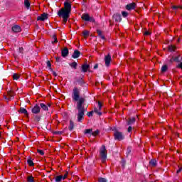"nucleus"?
Returning <instances> with one entry per match:
<instances>
[{"instance_id":"54","label":"nucleus","mask_w":182,"mask_h":182,"mask_svg":"<svg viewBox=\"0 0 182 182\" xmlns=\"http://www.w3.org/2000/svg\"><path fill=\"white\" fill-rule=\"evenodd\" d=\"M50 70H51V72H52V73H53V75H54L55 77H56V76H58V73H56V72L53 71V69H51Z\"/></svg>"},{"instance_id":"5","label":"nucleus","mask_w":182,"mask_h":182,"mask_svg":"<svg viewBox=\"0 0 182 182\" xmlns=\"http://www.w3.org/2000/svg\"><path fill=\"white\" fill-rule=\"evenodd\" d=\"M114 140H118L119 141H122V140H124V134H123V132L115 131L114 132Z\"/></svg>"},{"instance_id":"31","label":"nucleus","mask_w":182,"mask_h":182,"mask_svg":"<svg viewBox=\"0 0 182 182\" xmlns=\"http://www.w3.org/2000/svg\"><path fill=\"white\" fill-rule=\"evenodd\" d=\"M55 182H60V181H62V180H63L62 175L57 176L55 177Z\"/></svg>"},{"instance_id":"19","label":"nucleus","mask_w":182,"mask_h":182,"mask_svg":"<svg viewBox=\"0 0 182 182\" xmlns=\"http://www.w3.org/2000/svg\"><path fill=\"white\" fill-rule=\"evenodd\" d=\"M19 113H22L23 114H26V116H29V113L28 112V110L23 107H21L18 110Z\"/></svg>"},{"instance_id":"10","label":"nucleus","mask_w":182,"mask_h":182,"mask_svg":"<svg viewBox=\"0 0 182 182\" xmlns=\"http://www.w3.org/2000/svg\"><path fill=\"white\" fill-rule=\"evenodd\" d=\"M11 31L14 33H19V32L22 31V28L18 25H14L11 27Z\"/></svg>"},{"instance_id":"46","label":"nucleus","mask_w":182,"mask_h":182,"mask_svg":"<svg viewBox=\"0 0 182 182\" xmlns=\"http://www.w3.org/2000/svg\"><path fill=\"white\" fill-rule=\"evenodd\" d=\"M93 112H94V111L88 112L87 113V116H88V117H92V116H93Z\"/></svg>"},{"instance_id":"43","label":"nucleus","mask_w":182,"mask_h":182,"mask_svg":"<svg viewBox=\"0 0 182 182\" xmlns=\"http://www.w3.org/2000/svg\"><path fill=\"white\" fill-rule=\"evenodd\" d=\"M122 15L124 18H127V16L129 15V13H127V11H122Z\"/></svg>"},{"instance_id":"52","label":"nucleus","mask_w":182,"mask_h":182,"mask_svg":"<svg viewBox=\"0 0 182 182\" xmlns=\"http://www.w3.org/2000/svg\"><path fill=\"white\" fill-rule=\"evenodd\" d=\"M18 52H19V53H23V47H20L18 48Z\"/></svg>"},{"instance_id":"60","label":"nucleus","mask_w":182,"mask_h":182,"mask_svg":"<svg viewBox=\"0 0 182 182\" xmlns=\"http://www.w3.org/2000/svg\"><path fill=\"white\" fill-rule=\"evenodd\" d=\"M47 105H48L47 107H50V106H51V105H50V104H49V103H48V104H47Z\"/></svg>"},{"instance_id":"24","label":"nucleus","mask_w":182,"mask_h":182,"mask_svg":"<svg viewBox=\"0 0 182 182\" xmlns=\"http://www.w3.org/2000/svg\"><path fill=\"white\" fill-rule=\"evenodd\" d=\"M174 60L176 62V63H180L182 61V57L181 55H178L176 57H174Z\"/></svg>"},{"instance_id":"35","label":"nucleus","mask_w":182,"mask_h":182,"mask_svg":"<svg viewBox=\"0 0 182 182\" xmlns=\"http://www.w3.org/2000/svg\"><path fill=\"white\" fill-rule=\"evenodd\" d=\"M127 157H129V156H130V154H132V147H128L127 150Z\"/></svg>"},{"instance_id":"1","label":"nucleus","mask_w":182,"mask_h":182,"mask_svg":"<svg viewBox=\"0 0 182 182\" xmlns=\"http://www.w3.org/2000/svg\"><path fill=\"white\" fill-rule=\"evenodd\" d=\"M72 99L74 102H77L76 108L78 110L77 114V122L78 123H82V120L85 119V112H86V108H85V102L86 99L84 97H80V91L77 87H74L73 90Z\"/></svg>"},{"instance_id":"61","label":"nucleus","mask_w":182,"mask_h":182,"mask_svg":"<svg viewBox=\"0 0 182 182\" xmlns=\"http://www.w3.org/2000/svg\"><path fill=\"white\" fill-rule=\"evenodd\" d=\"M178 42H180V38L178 39Z\"/></svg>"},{"instance_id":"57","label":"nucleus","mask_w":182,"mask_h":182,"mask_svg":"<svg viewBox=\"0 0 182 182\" xmlns=\"http://www.w3.org/2000/svg\"><path fill=\"white\" fill-rule=\"evenodd\" d=\"M99 181L100 182H106V179L105 178H100Z\"/></svg>"},{"instance_id":"38","label":"nucleus","mask_w":182,"mask_h":182,"mask_svg":"<svg viewBox=\"0 0 182 182\" xmlns=\"http://www.w3.org/2000/svg\"><path fill=\"white\" fill-rule=\"evenodd\" d=\"M19 77H21V76L19 75V74H14L13 75V79L14 80H18V79H19Z\"/></svg>"},{"instance_id":"9","label":"nucleus","mask_w":182,"mask_h":182,"mask_svg":"<svg viewBox=\"0 0 182 182\" xmlns=\"http://www.w3.org/2000/svg\"><path fill=\"white\" fill-rule=\"evenodd\" d=\"M48 16H49V14L47 13H43L41 16L37 17V21H41L43 22L44 21H46L48 19Z\"/></svg>"},{"instance_id":"3","label":"nucleus","mask_w":182,"mask_h":182,"mask_svg":"<svg viewBox=\"0 0 182 182\" xmlns=\"http://www.w3.org/2000/svg\"><path fill=\"white\" fill-rule=\"evenodd\" d=\"M82 21H85V22H92V23L97 24L96 20L93 16H90L89 14H83L81 16Z\"/></svg>"},{"instance_id":"13","label":"nucleus","mask_w":182,"mask_h":182,"mask_svg":"<svg viewBox=\"0 0 182 182\" xmlns=\"http://www.w3.org/2000/svg\"><path fill=\"white\" fill-rule=\"evenodd\" d=\"M136 3L132 2L126 6L127 11H132L133 9H136Z\"/></svg>"},{"instance_id":"33","label":"nucleus","mask_w":182,"mask_h":182,"mask_svg":"<svg viewBox=\"0 0 182 182\" xmlns=\"http://www.w3.org/2000/svg\"><path fill=\"white\" fill-rule=\"evenodd\" d=\"M120 164L123 168L126 167V160L124 159H122L120 161Z\"/></svg>"},{"instance_id":"56","label":"nucleus","mask_w":182,"mask_h":182,"mask_svg":"<svg viewBox=\"0 0 182 182\" xmlns=\"http://www.w3.org/2000/svg\"><path fill=\"white\" fill-rule=\"evenodd\" d=\"M68 173L66 172L64 176H63V180H65V178L68 177Z\"/></svg>"},{"instance_id":"47","label":"nucleus","mask_w":182,"mask_h":182,"mask_svg":"<svg viewBox=\"0 0 182 182\" xmlns=\"http://www.w3.org/2000/svg\"><path fill=\"white\" fill-rule=\"evenodd\" d=\"M37 151L41 154V156H43L45 154V152L41 149H38Z\"/></svg>"},{"instance_id":"45","label":"nucleus","mask_w":182,"mask_h":182,"mask_svg":"<svg viewBox=\"0 0 182 182\" xmlns=\"http://www.w3.org/2000/svg\"><path fill=\"white\" fill-rule=\"evenodd\" d=\"M178 169L176 171V173L178 174L179 173H181L182 171V165L178 166Z\"/></svg>"},{"instance_id":"26","label":"nucleus","mask_w":182,"mask_h":182,"mask_svg":"<svg viewBox=\"0 0 182 182\" xmlns=\"http://www.w3.org/2000/svg\"><path fill=\"white\" fill-rule=\"evenodd\" d=\"M68 129L70 132H72V130L75 129V123L73 122V121L70 120V125L68 127Z\"/></svg>"},{"instance_id":"49","label":"nucleus","mask_w":182,"mask_h":182,"mask_svg":"<svg viewBox=\"0 0 182 182\" xmlns=\"http://www.w3.org/2000/svg\"><path fill=\"white\" fill-rule=\"evenodd\" d=\"M176 68H178V69H181L182 70V62H181L180 63H178L176 65Z\"/></svg>"},{"instance_id":"41","label":"nucleus","mask_w":182,"mask_h":182,"mask_svg":"<svg viewBox=\"0 0 182 182\" xmlns=\"http://www.w3.org/2000/svg\"><path fill=\"white\" fill-rule=\"evenodd\" d=\"M53 39L54 40L52 41V43H58V38H56V35L53 36Z\"/></svg>"},{"instance_id":"48","label":"nucleus","mask_w":182,"mask_h":182,"mask_svg":"<svg viewBox=\"0 0 182 182\" xmlns=\"http://www.w3.org/2000/svg\"><path fill=\"white\" fill-rule=\"evenodd\" d=\"M55 61L56 62H62V58L61 57H55Z\"/></svg>"},{"instance_id":"55","label":"nucleus","mask_w":182,"mask_h":182,"mask_svg":"<svg viewBox=\"0 0 182 182\" xmlns=\"http://www.w3.org/2000/svg\"><path fill=\"white\" fill-rule=\"evenodd\" d=\"M151 33H150L149 31H145L144 35H145L146 36H149V35H151Z\"/></svg>"},{"instance_id":"21","label":"nucleus","mask_w":182,"mask_h":182,"mask_svg":"<svg viewBox=\"0 0 182 182\" xmlns=\"http://www.w3.org/2000/svg\"><path fill=\"white\" fill-rule=\"evenodd\" d=\"M27 164L30 167H33V166H35V163H33V161L32 160V158L31 156H28L27 159Z\"/></svg>"},{"instance_id":"12","label":"nucleus","mask_w":182,"mask_h":182,"mask_svg":"<svg viewBox=\"0 0 182 182\" xmlns=\"http://www.w3.org/2000/svg\"><path fill=\"white\" fill-rule=\"evenodd\" d=\"M105 66H110V62H112V56L110 54L105 55Z\"/></svg>"},{"instance_id":"4","label":"nucleus","mask_w":182,"mask_h":182,"mask_svg":"<svg viewBox=\"0 0 182 182\" xmlns=\"http://www.w3.org/2000/svg\"><path fill=\"white\" fill-rule=\"evenodd\" d=\"M4 98L5 99V100H6V102H9V100H14L15 99L14 91H13L12 89L9 90L7 91V95H5Z\"/></svg>"},{"instance_id":"32","label":"nucleus","mask_w":182,"mask_h":182,"mask_svg":"<svg viewBox=\"0 0 182 182\" xmlns=\"http://www.w3.org/2000/svg\"><path fill=\"white\" fill-rule=\"evenodd\" d=\"M70 16H66L65 17H63V23L64 25H66V23L68 22V19H69Z\"/></svg>"},{"instance_id":"23","label":"nucleus","mask_w":182,"mask_h":182,"mask_svg":"<svg viewBox=\"0 0 182 182\" xmlns=\"http://www.w3.org/2000/svg\"><path fill=\"white\" fill-rule=\"evenodd\" d=\"M149 166H151V167H156V166H157V161L156 159H151L149 161Z\"/></svg>"},{"instance_id":"6","label":"nucleus","mask_w":182,"mask_h":182,"mask_svg":"<svg viewBox=\"0 0 182 182\" xmlns=\"http://www.w3.org/2000/svg\"><path fill=\"white\" fill-rule=\"evenodd\" d=\"M57 15L59 16V18H64L65 16H69L70 13H68L67 11L63 9V8H62L58 11Z\"/></svg>"},{"instance_id":"20","label":"nucleus","mask_w":182,"mask_h":182,"mask_svg":"<svg viewBox=\"0 0 182 182\" xmlns=\"http://www.w3.org/2000/svg\"><path fill=\"white\" fill-rule=\"evenodd\" d=\"M136 123V118L135 117H132L129 118L128 122H127V125L130 126L132 124H134Z\"/></svg>"},{"instance_id":"15","label":"nucleus","mask_w":182,"mask_h":182,"mask_svg":"<svg viewBox=\"0 0 182 182\" xmlns=\"http://www.w3.org/2000/svg\"><path fill=\"white\" fill-rule=\"evenodd\" d=\"M69 55V49L68 48H65L61 50V56L63 58H66Z\"/></svg>"},{"instance_id":"29","label":"nucleus","mask_w":182,"mask_h":182,"mask_svg":"<svg viewBox=\"0 0 182 182\" xmlns=\"http://www.w3.org/2000/svg\"><path fill=\"white\" fill-rule=\"evenodd\" d=\"M92 132H93L92 129H85L84 133L85 134H90V136H91Z\"/></svg>"},{"instance_id":"34","label":"nucleus","mask_w":182,"mask_h":182,"mask_svg":"<svg viewBox=\"0 0 182 182\" xmlns=\"http://www.w3.org/2000/svg\"><path fill=\"white\" fill-rule=\"evenodd\" d=\"M171 9L173 11H177V9H182V6H172Z\"/></svg>"},{"instance_id":"7","label":"nucleus","mask_w":182,"mask_h":182,"mask_svg":"<svg viewBox=\"0 0 182 182\" xmlns=\"http://www.w3.org/2000/svg\"><path fill=\"white\" fill-rule=\"evenodd\" d=\"M31 112L33 114H38L41 113V107L39 106V104H36L34 107L31 109Z\"/></svg>"},{"instance_id":"18","label":"nucleus","mask_w":182,"mask_h":182,"mask_svg":"<svg viewBox=\"0 0 182 182\" xmlns=\"http://www.w3.org/2000/svg\"><path fill=\"white\" fill-rule=\"evenodd\" d=\"M79 86H81L82 87L86 86V82L83 80V78H80L77 80Z\"/></svg>"},{"instance_id":"37","label":"nucleus","mask_w":182,"mask_h":182,"mask_svg":"<svg viewBox=\"0 0 182 182\" xmlns=\"http://www.w3.org/2000/svg\"><path fill=\"white\" fill-rule=\"evenodd\" d=\"M27 182H35V179H34L33 176H28Z\"/></svg>"},{"instance_id":"11","label":"nucleus","mask_w":182,"mask_h":182,"mask_svg":"<svg viewBox=\"0 0 182 182\" xmlns=\"http://www.w3.org/2000/svg\"><path fill=\"white\" fill-rule=\"evenodd\" d=\"M112 18L115 22H122V14L116 13L112 16Z\"/></svg>"},{"instance_id":"40","label":"nucleus","mask_w":182,"mask_h":182,"mask_svg":"<svg viewBox=\"0 0 182 182\" xmlns=\"http://www.w3.org/2000/svg\"><path fill=\"white\" fill-rule=\"evenodd\" d=\"M94 112H95V113H96L97 114H98V116H102V112H100L97 108H95V109H94Z\"/></svg>"},{"instance_id":"44","label":"nucleus","mask_w":182,"mask_h":182,"mask_svg":"<svg viewBox=\"0 0 182 182\" xmlns=\"http://www.w3.org/2000/svg\"><path fill=\"white\" fill-rule=\"evenodd\" d=\"M47 66H48V68H49V70H51V69H52V64L50 63V60L47 61Z\"/></svg>"},{"instance_id":"36","label":"nucleus","mask_w":182,"mask_h":182,"mask_svg":"<svg viewBox=\"0 0 182 182\" xmlns=\"http://www.w3.org/2000/svg\"><path fill=\"white\" fill-rule=\"evenodd\" d=\"M100 133V131L99 129H97L96 131L92 132V136H94V137H96Z\"/></svg>"},{"instance_id":"30","label":"nucleus","mask_w":182,"mask_h":182,"mask_svg":"<svg viewBox=\"0 0 182 182\" xmlns=\"http://www.w3.org/2000/svg\"><path fill=\"white\" fill-rule=\"evenodd\" d=\"M69 65L70 66V68H73V69L77 68V63H76L75 61L70 63Z\"/></svg>"},{"instance_id":"14","label":"nucleus","mask_w":182,"mask_h":182,"mask_svg":"<svg viewBox=\"0 0 182 182\" xmlns=\"http://www.w3.org/2000/svg\"><path fill=\"white\" fill-rule=\"evenodd\" d=\"M82 55V53L79 51V50H75L74 53L72 55L73 59H77L80 55Z\"/></svg>"},{"instance_id":"58","label":"nucleus","mask_w":182,"mask_h":182,"mask_svg":"<svg viewBox=\"0 0 182 182\" xmlns=\"http://www.w3.org/2000/svg\"><path fill=\"white\" fill-rule=\"evenodd\" d=\"M132 129H133V128H132L131 126H129V127H128V129H127L128 133H130V132H132Z\"/></svg>"},{"instance_id":"25","label":"nucleus","mask_w":182,"mask_h":182,"mask_svg":"<svg viewBox=\"0 0 182 182\" xmlns=\"http://www.w3.org/2000/svg\"><path fill=\"white\" fill-rule=\"evenodd\" d=\"M97 33L98 36H100V38H101V39H102L103 41L106 40V37H105V36H103V34L100 30L97 29Z\"/></svg>"},{"instance_id":"51","label":"nucleus","mask_w":182,"mask_h":182,"mask_svg":"<svg viewBox=\"0 0 182 182\" xmlns=\"http://www.w3.org/2000/svg\"><path fill=\"white\" fill-rule=\"evenodd\" d=\"M173 62H175L174 55H173V56L171 57V58L169 60V63H173Z\"/></svg>"},{"instance_id":"17","label":"nucleus","mask_w":182,"mask_h":182,"mask_svg":"<svg viewBox=\"0 0 182 182\" xmlns=\"http://www.w3.org/2000/svg\"><path fill=\"white\" fill-rule=\"evenodd\" d=\"M176 49H177V47L174 45L168 46V52H176Z\"/></svg>"},{"instance_id":"42","label":"nucleus","mask_w":182,"mask_h":182,"mask_svg":"<svg viewBox=\"0 0 182 182\" xmlns=\"http://www.w3.org/2000/svg\"><path fill=\"white\" fill-rule=\"evenodd\" d=\"M53 134H58L60 136V134H63V131H55L53 132Z\"/></svg>"},{"instance_id":"22","label":"nucleus","mask_w":182,"mask_h":182,"mask_svg":"<svg viewBox=\"0 0 182 182\" xmlns=\"http://www.w3.org/2000/svg\"><path fill=\"white\" fill-rule=\"evenodd\" d=\"M38 105L45 112H48L49 110V108H48V105H45L43 103H40V105Z\"/></svg>"},{"instance_id":"59","label":"nucleus","mask_w":182,"mask_h":182,"mask_svg":"<svg viewBox=\"0 0 182 182\" xmlns=\"http://www.w3.org/2000/svg\"><path fill=\"white\" fill-rule=\"evenodd\" d=\"M97 68H99V65L95 64V66H94V69H97Z\"/></svg>"},{"instance_id":"28","label":"nucleus","mask_w":182,"mask_h":182,"mask_svg":"<svg viewBox=\"0 0 182 182\" xmlns=\"http://www.w3.org/2000/svg\"><path fill=\"white\" fill-rule=\"evenodd\" d=\"M24 6L27 9H29V8H31V3L29 2V0H24Z\"/></svg>"},{"instance_id":"53","label":"nucleus","mask_w":182,"mask_h":182,"mask_svg":"<svg viewBox=\"0 0 182 182\" xmlns=\"http://www.w3.org/2000/svg\"><path fill=\"white\" fill-rule=\"evenodd\" d=\"M98 106H99V110H101L102 106H103V105H102V102H100V101H98Z\"/></svg>"},{"instance_id":"39","label":"nucleus","mask_w":182,"mask_h":182,"mask_svg":"<svg viewBox=\"0 0 182 182\" xmlns=\"http://www.w3.org/2000/svg\"><path fill=\"white\" fill-rule=\"evenodd\" d=\"M90 32L87 30H85L82 31V35L85 38H86V36H89Z\"/></svg>"},{"instance_id":"8","label":"nucleus","mask_w":182,"mask_h":182,"mask_svg":"<svg viewBox=\"0 0 182 182\" xmlns=\"http://www.w3.org/2000/svg\"><path fill=\"white\" fill-rule=\"evenodd\" d=\"M63 9H65L67 12L70 14V12H72V4L68 1H65L64 8Z\"/></svg>"},{"instance_id":"2","label":"nucleus","mask_w":182,"mask_h":182,"mask_svg":"<svg viewBox=\"0 0 182 182\" xmlns=\"http://www.w3.org/2000/svg\"><path fill=\"white\" fill-rule=\"evenodd\" d=\"M100 157H101L102 163H105L107 159V150H106L105 145H102L100 149Z\"/></svg>"},{"instance_id":"50","label":"nucleus","mask_w":182,"mask_h":182,"mask_svg":"<svg viewBox=\"0 0 182 182\" xmlns=\"http://www.w3.org/2000/svg\"><path fill=\"white\" fill-rule=\"evenodd\" d=\"M35 120L37 121V122H41V117L36 115V116L35 117Z\"/></svg>"},{"instance_id":"16","label":"nucleus","mask_w":182,"mask_h":182,"mask_svg":"<svg viewBox=\"0 0 182 182\" xmlns=\"http://www.w3.org/2000/svg\"><path fill=\"white\" fill-rule=\"evenodd\" d=\"M90 68V65H89L87 64H83L81 66V72H83L84 73H86V72H87V70H89Z\"/></svg>"},{"instance_id":"27","label":"nucleus","mask_w":182,"mask_h":182,"mask_svg":"<svg viewBox=\"0 0 182 182\" xmlns=\"http://www.w3.org/2000/svg\"><path fill=\"white\" fill-rule=\"evenodd\" d=\"M168 69V67L167 66V65H164L161 68V73H166Z\"/></svg>"}]
</instances>
